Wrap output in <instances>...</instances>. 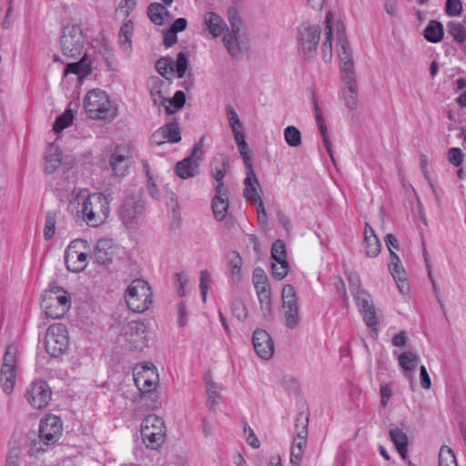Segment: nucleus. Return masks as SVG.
<instances>
[{
    "mask_svg": "<svg viewBox=\"0 0 466 466\" xmlns=\"http://www.w3.org/2000/svg\"><path fill=\"white\" fill-rule=\"evenodd\" d=\"M228 261L233 276L238 275L242 267V258L238 252L230 251L228 254Z\"/></svg>",
    "mask_w": 466,
    "mask_h": 466,
    "instance_id": "obj_51",
    "label": "nucleus"
},
{
    "mask_svg": "<svg viewBox=\"0 0 466 466\" xmlns=\"http://www.w3.org/2000/svg\"><path fill=\"white\" fill-rule=\"evenodd\" d=\"M68 346L69 338L66 326L61 323L50 326L45 339L46 352L53 357H57L65 353Z\"/></svg>",
    "mask_w": 466,
    "mask_h": 466,
    "instance_id": "obj_11",
    "label": "nucleus"
},
{
    "mask_svg": "<svg viewBox=\"0 0 466 466\" xmlns=\"http://www.w3.org/2000/svg\"><path fill=\"white\" fill-rule=\"evenodd\" d=\"M388 268L396 281L399 290L403 294L407 293L409 291V283L406 279V273L400 258L395 252H391Z\"/></svg>",
    "mask_w": 466,
    "mask_h": 466,
    "instance_id": "obj_21",
    "label": "nucleus"
},
{
    "mask_svg": "<svg viewBox=\"0 0 466 466\" xmlns=\"http://www.w3.org/2000/svg\"><path fill=\"white\" fill-rule=\"evenodd\" d=\"M74 116L71 110H66L63 114H61L59 116L56 117L54 126L53 130L55 133H60L65 128L69 127L72 124Z\"/></svg>",
    "mask_w": 466,
    "mask_h": 466,
    "instance_id": "obj_45",
    "label": "nucleus"
},
{
    "mask_svg": "<svg viewBox=\"0 0 466 466\" xmlns=\"http://www.w3.org/2000/svg\"><path fill=\"white\" fill-rule=\"evenodd\" d=\"M157 374L148 364L140 365L134 370V381L142 393H150L157 386Z\"/></svg>",
    "mask_w": 466,
    "mask_h": 466,
    "instance_id": "obj_18",
    "label": "nucleus"
},
{
    "mask_svg": "<svg viewBox=\"0 0 466 466\" xmlns=\"http://www.w3.org/2000/svg\"><path fill=\"white\" fill-rule=\"evenodd\" d=\"M206 380V390L208 395L207 406L212 410L216 411L217 406L218 405V400L220 399V393L218 391V387L217 384L210 379V377L207 376Z\"/></svg>",
    "mask_w": 466,
    "mask_h": 466,
    "instance_id": "obj_36",
    "label": "nucleus"
},
{
    "mask_svg": "<svg viewBox=\"0 0 466 466\" xmlns=\"http://www.w3.org/2000/svg\"><path fill=\"white\" fill-rule=\"evenodd\" d=\"M56 231V216L55 214L48 213L46 218L44 238L49 240L53 238Z\"/></svg>",
    "mask_w": 466,
    "mask_h": 466,
    "instance_id": "obj_57",
    "label": "nucleus"
},
{
    "mask_svg": "<svg viewBox=\"0 0 466 466\" xmlns=\"http://www.w3.org/2000/svg\"><path fill=\"white\" fill-rule=\"evenodd\" d=\"M338 53L341 62V74L353 72L354 64L352 59V52L345 38L344 32L338 28Z\"/></svg>",
    "mask_w": 466,
    "mask_h": 466,
    "instance_id": "obj_22",
    "label": "nucleus"
},
{
    "mask_svg": "<svg viewBox=\"0 0 466 466\" xmlns=\"http://www.w3.org/2000/svg\"><path fill=\"white\" fill-rule=\"evenodd\" d=\"M156 69L167 82L159 80L157 77L150 78V94L156 105H161L166 113L172 115L175 113V95L168 96L167 87L172 84L175 77V61L170 57H162L156 62Z\"/></svg>",
    "mask_w": 466,
    "mask_h": 466,
    "instance_id": "obj_2",
    "label": "nucleus"
},
{
    "mask_svg": "<svg viewBox=\"0 0 466 466\" xmlns=\"http://www.w3.org/2000/svg\"><path fill=\"white\" fill-rule=\"evenodd\" d=\"M166 142H175V123L170 122L163 127H160L151 137L153 145L160 146Z\"/></svg>",
    "mask_w": 466,
    "mask_h": 466,
    "instance_id": "obj_32",
    "label": "nucleus"
},
{
    "mask_svg": "<svg viewBox=\"0 0 466 466\" xmlns=\"http://www.w3.org/2000/svg\"><path fill=\"white\" fill-rule=\"evenodd\" d=\"M112 240L103 238L97 241L94 259L99 265H107L112 261Z\"/></svg>",
    "mask_w": 466,
    "mask_h": 466,
    "instance_id": "obj_28",
    "label": "nucleus"
},
{
    "mask_svg": "<svg viewBox=\"0 0 466 466\" xmlns=\"http://www.w3.org/2000/svg\"><path fill=\"white\" fill-rule=\"evenodd\" d=\"M199 280H200L199 289L201 291V297H202L203 301H206L208 290L212 283L211 274L207 269L201 270Z\"/></svg>",
    "mask_w": 466,
    "mask_h": 466,
    "instance_id": "obj_53",
    "label": "nucleus"
},
{
    "mask_svg": "<svg viewBox=\"0 0 466 466\" xmlns=\"http://www.w3.org/2000/svg\"><path fill=\"white\" fill-rule=\"evenodd\" d=\"M447 30L455 42L463 43L466 41V28L461 24L449 22L447 24Z\"/></svg>",
    "mask_w": 466,
    "mask_h": 466,
    "instance_id": "obj_43",
    "label": "nucleus"
},
{
    "mask_svg": "<svg viewBox=\"0 0 466 466\" xmlns=\"http://www.w3.org/2000/svg\"><path fill=\"white\" fill-rule=\"evenodd\" d=\"M321 29L317 25L303 24L299 30V50L304 58L312 59L320 40Z\"/></svg>",
    "mask_w": 466,
    "mask_h": 466,
    "instance_id": "obj_12",
    "label": "nucleus"
},
{
    "mask_svg": "<svg viewBox=\"0 0 466 466\" xmlns=\"http://www.w3.org/2000/svg\"><path fill=\"white\" fill-rule=\"evenodd\" d=\"M271 258L274 261H287L285 244L282 240H276L271 247Z\"/></svg>",
    "mask_w": 466,
    "mask_h": 466,
    "instance_id": "obj_49",
    "label": "nucleus"
},
{
    "mask_svg": "<svg viewBox=\"0 0 466 466\" xmlns=\"http://www.w3.org/2000/svg\"><path fill=\"white\" fill-rule=\"evenodd\" d=\"M16 355L15 349L8 346L4 355L3 365L0 373V381L3 390L10 394L15 384Z\"/></svg>",
    "mask_w": 466,
    "mask_h": 466,
    "instance_id": "obj_13",
    "label": "nucleus"
},
{
    "mask_svg": "<svg viewBox=\"0 0 466 466\" xmlns=\"http://www.w3.org/2000/svg\"><path fill=\"white\" fill-rule=\"evenodd\" d=\"M133 34V25L131 21L125 23L118 33L119 43L127 53L131 51V36Z\"/></svg>",
    "mask_w": 466,
    "mask_h": 466,
    "instance_id": "obj_37",
    "label": "nucleus"
},
{
    "mask_svg": "<svg viewBox=\"0 0 466 466\" xmlns=\"http://www.w3.org/2000/svg\"><path fill=\"white\" fill-rule=\"evenodd\" d=\"M86 241L76 239L72 241L67 247L65 254V262L66 268L72 272H81L87 266L86 253L81 250Z\"/></svg>",
    "mask_w": 466,
    "mask_h": 466,
    "instance_id": "obj_14",
    "label": "nucleus"
},
{
    "mask_svg": "<svg viewBox=\"0 0 466 466\" xmlns=\"http://www.w3.org/2000/svg\"><path fill=\"white\" fill-rule=\"evenodd\" d=\"M143 169L147 176V187L148 193L150 196L154 198H157L159 197V192L156 187V184L154 182L153 175L150 171L149 165L147 162L143 163Z\"/></svg>",
    "mask_w": 466,
    "mask_h": 466,
    "instance_id": "obj_52",
    "label": "nucleus"
},
{
    "mask_svg": "<svg viewBox=\"0 0 466 466\" xmlns=\"http://www.w3.org/2000/svg\"><path fill=\"white\" fill-rule=\"evenodd\" d=\"M238 151L243 158L245 169L253 168L252 158L247 142L238 146Z\"/></svg>",
    "mask_w": 466,
    "mask_h": 466,
    "instance_id": "obj_62",
    "label": "nucleus"
},
{
    "mask_svg": "<svg viewBox=\"0 0 466 466\" xmlns=\"http://www.w3.org/2000/svg\"><path fill=\"white\" fill-rule=\"evenodd\" d=\"M365 254L369 258H376L381 250V244L377 235L365 236L363 240Z\"/></svg>",
    "mask_w": 466,
    "mask_h": 466,
    "instance_id": "obj_38",
    "label": "nucleus"
},
{
    "mask_svg": "<svg viewBox=\"0 0 466 466\" xmlns=\"http://www.w3.org/2000/svg\"><path fill=\"white\" fill-rule=\"evenodd\" d=\"M231 30L223 38L224 46L232 56H237L246 49L247 37L238 11L230 7L228 11Z\"/></svg>",
    "mask_w": 466,
    "mask_h": 466,
    "instance_id": "obj_4",
    "label": "nucleus"
},
{
    "mask_svg": "<svg viewBox=\"0 0 466 466\" xmlns=\"http://www.w3.org/2000/svg\"><path fill=\"white\" fill-rule=\"evenodd\" d=\"M167 5L160 3H151L147 9V14L150 21L157 25H163L170 21L172 15L167 9Z\"/></svg>",
    "mask_w": 466,
    "mask_h": 466,
    "instance_id": "obj_25",
    "label": "nucleus"
},
{
    "mask_svg": "<svg viewBox=\"0 0 466 466\" xmlns=\"http://www.w3.org/2000/svg\"><path fill=\"white\" fill-rule=\"evenodd\" d=\"M177 314L178 316L177 324L179 327H185L188 322V309L185 300L177 306Z\"/></svg>",
    "mask_w": 466,
    "mask_h": 466,
    "instance_id": "obj_59",
    "label": "nucleus"
},
{
    "mask_svg": "<svg viewBox=\"0 0 466 466\" xmlns=\"http://www.w3.org/2000/svg\"><path fill=\"white\" fill-rule=\"evenodd\" d=\"M199 163L187 157L181 161L177 162V177L182 179H188L198 174Z\"/></svg>",
    "mask_w": 466,
    "mask_h": 466,
    "instance_id": "obj_30",
    "label": "nucleus"
},
{
    "mask_svg": "<svg viewBox=\"0 0 466 466\" xmlns=\"http://www.w3.org/2000/svg\"><path fill=\"white\" fill-rule=\"evenodd\" d=\"M288 261H275L271 264L272 275L278 280L283 279L289 273Z\"/></svg>",
    "mask_w": 466,
    "mask_h": 466,
    "instance_id": "obj_50",
    "label": "nucleus"
},
{
    "mask_svg": "<svg viewBox=\"0 0 466 466\" xmlns=\"http://www.w3.org/2000/svg\"><path fill=\"white\" fill-rule=\"evenodd\" d=\"M227 116L228 118V125L232 129L244 127L242 122L240 121L237 112L231 106H227Z\"/></svg>",
    "mask_w": 466,
    "mask_h": 466,
    "instance_id": "obj_60",
    "label": "nucleus"
},
{
    "mask_svg": "<svg viewBox=\"0 0 466 466\" xmlns=\"http://www.w3.org/2000/svg\"><path fill=\"white\" fill-rule=\"evenodd\" d=\"M142 441L147 449L157 450L165 442L164 421L157 415H148L141 423Z\"/></svg>",
    "mask_w": 466,
    "mask_h": 466,
    "instance_id": "obj_7",
    "label": "nucleus"
},
{
    "mask_svg": "<svg viewBox=\"0 0 466 466\" xmlns=\"http://www.w3.org/2000/svg\"><path fill=\"white\" fill-rule=\"evenodd\" d=\"M63 425L59 417L48 415L43 419L39 426V438L45 445H53L62 435Z\"/></svg>",
    "mask_w": 466,
    "mask_h": 466,
    "instance_id": "obj_16",
    "label": "nucleus"
},
{
    "mask_svg": "<svg viewBox=\"0 0 466 466\" xmlns=\"http://www.w3.org/2000/svg\"><path fill=\"white\" fill-rule=\"evenodd\" d=\"M342 97L344 100L345 106L350 111H354L358 108V86H345L342 90Z\"/></svg>",
    "mask_w": 466,
    "mask_h": 466,
    "instance_id": "obj_39",
    "label": "nucleus"
},
{
    "mask_svg": "<svg viewBox=\"0 0 466 466\" xmlns=\"http://www.w3.org/2000/svg\"><path fill=\"white\" fill-rule=\"evenodd\" d=\"M126 301L128 308L134 312H144L152 304V291L147 282L137 279L127 289Z\"/></svg>",
    "mask_w": 466,
    "mask_h": 466,
    "instance_id": "obj_5",
    "label": "nucleus"
},
{
    "mask_svg": "<svg viewBox=\"0 0 466 466\" xmlns=\"http://www.w3.org/2000/svg\"><path fill=\"white\" fill-rule=\"evenodd\" d=\"M68 209L94 228L104 224L110 213L107 198L102 193L90 194L86 189L72 193Z\"/></svg>",
    "mask_w": 466,
    "mask_h": 466,
    "instance_id": "obj_1",
    "label": "nucleus"
},
{
    "mask_svg": "<svg viewBox=\"0 0 466 466\" xmlns=\"http://www.w3.org/2000/svg\"><path fill=\"white\" fill-rule=\"evenodd\" d=\"M260 306L262 316L265 319H268L272 315L271 292L267 294L257 295Z\"/></svg>",
    "mask_w": 466,
    "mask_h": 466,
    "instance_id": "obj_48",
    "label": "nucleus"
},
{
    "mask_svg": "<svg viewBox=\"0 0 466 466\" xmlns=\"http://www.w3.org/2000/svg\"><path fill=\"white\" fill-rule=\"evenodd\" d=\"M449 162L455 167H459L462 163L463 154L460 148L451 147L448 152Z\"/></svg>",
    "mask_w": 466,
    "mask_h": 466,
    "instance_id": "obj_64",
    "label": "nucleus"
},
{
    "mask_svg": "<svg viewBox=\"0 0 466 466\" xmlns=\"http://www.w3.org/2000/svg\"><path fill=\"white\" fill-rule=\"evenodd\" d=\"M52 396V391L46 381L38 380L33 382L25 392L28 403L35 409L46 408Z\"/></svg>",
    "mask_w": 466,
    "mask_h": 466,
    "instance_id": "obj_17",
    "label": "nucleus"
},
{
    "mask_svg": "<svg viewBox=\"0 0 466 466\" xmlns=\"http://www.w3.org/2000/svg\"><path fill=\"white\" fill-rule=\"evenodd\" d=\"M352 294L360 309H367L373 305L370 299V295L365 290L361 289Z\"/></svg>",
    "mask_w": 466,
    "mask_h": 466,
    "instance_id": "obj_56",
    "label": "nucleus"
},
{
    "mask_svg": "<svg viewBox=\"0 0 466 466\" xmlns=\"http://www.w3.org/2000/svg\"><path fill=\"white\" fill-rule=\"evenodd\" d=\"M228 189L226 186L216 185L215 195L212 199V211L214 218L218 221H222L226 218L228 210Z\"/></svg>",
    "mask_w": 466,
    "mask_h": 466,
    "instance_id": "obj_19",
    "label": "nucleus"
},
{
    "mask_svg": "<svg viewBox=\"0 0 466 466\" xmlns=\"http://www.w3.org/2000/svg\"><path fill=\"white\" fill-rule=\"evenodd\" d=\"M129 158L123 149L116 147L109 158V169L115 177H124L129 168Z\"/></svg>",
    "mask_w": 466,
    "mask_h": 466,
    "instance_id": "obj_23",
    "label": "nucleus"
},
{
    "mask_svg": "<svg viewBox=\"0 0 466 466\" xmlns=\"http://www.w3.org/2000/svg\"><path fill=\"white\" fill-rule=\"evenodd\" d=\"M312 107H313V111H314L318 127H319L322 137H325V136H327L328 130H327V127L324 124V117L322 116L320 107H319L315 96L312 97Z\"/></svg>",
    "mask_w": 466,
    "mask_h": 466,
    "instance_id": "obj_55",
    "label": "nucleus"
},
{
    "mask_svg": "<svg viewBox=\"0 0 466 466\" xmlns=\"http://www.w3.org/2000/svg\"><path fill=\"white\" fill-rule=\"evenodd\" d=\"M284 324L288 329H296L301 323L299 308L282 310Z\"/></svg>",
    "mask_w": 466,
    "mask_h": 466,
    "instance_id": "obj_41",
    "label": "nucleus"
},
{
    "mask_svg": "<svg viewBox=\"0 0 466 466\" xmlns=\"http://www.w3.org/2000/svg\"><path fill=\"white\" fill-rule=\"evenodd\" d=\"M147 341L146 326L138 321H130L126 324L118 337V342L129 350H142Z\"/></svg>",
    "mask_w": 466,
    "mask_h": 466,
    "instance_id": "obj_9",
    "label": "nucleus"
},
{
    "mask_svg": "<svg viewBox=\"0 0 466 466\" xmlns=\"http://www.w3.org/2000/svg\"><path fill=\"white\" fill-rule=\"evenodd\" d=\"M228 166V159L226 157H222L221 163L218 166L212 167L211 176L218 182L217 185L226 186L223 182V179L226 176L227 169Z\"/></svg>",
    "mask_w": 466,
    "mask_h": 466,
    "instance_id": "obj_47",
    "label": "nucleus"
},
{
    "mask_svg": "<svg viewBox=\"0 0 466 466\" xmlns=\"http://www.w3.org/2000/svg\"><path fill=\"white\" fill-rule=\"evenodd\" d=\"M284 139L291 147H298L302 143L301 133L294 126H289L284 129Z\"/></svg>",
    "mask_w": 466,
    "mask_h": 466,
    "instance_id": "obj_42",
    "label": "nucleus"
},
{
    "mask_svg": "<svg viewBox=\"0 0 466 466\" xmlns=\"http://www.w3.org/2000/svg\"><path fill=\"white\" fill-rule=\"evenodd\" d=\"M91 73V60L86 54L81 57L77 62L68 63L65 69L64 75L76 74L80 77L86 76Z\"/></svg>",
    "mask_w": 466,
    "mask_h": 466,
    "instance_id": "obj_31",
    "label": "nucleus"
},
{
    "mask_svg": "<svg viewBox=\"0 0 466 466\" xmlns=\"http://www.w3.org/2000/svg\"><path fill=\"white\" fill-rule=\"evenodd\" d=\"M260 189V184L258 179L255 174L253 168L246 169V178L244 180V189L243 196L244 198L251 201L259 200L260 195L258 190Z\"/></svg>",
    "mask_w": 466,
    "mask_h": 466,
    "instance_id": "obj_24",
    "label": "nucleus"
},
{
    "mask_svg": "<svg viewBox=\"0 0 466 466\" xmlns=\"http://www.w3.org/2000/svg\"><path fill=\"white\" fill-rule=\"evenodd\" d=\"M419 360V356L412 351L403 352L398 358V362L402 370L403 376L410 382L413 381L412 371L417 368Z\"/></svg>",
    "mask_w": 466,
    "mask_h": 466,
    "instance_id": "obj_27",
    "label": "nucleus"
},
{
    "mask_svg": "<svg viewBox=\"0 0 466 466\" xmlns=\"http://www.w3.org/2000/svg\"><path fill=\"white\" fill-rule=\"evenodd\" d=\"M446 13L451 16H458L462 11V4L461 0H447Z\"/></svg>",
    "mask_w": 466,
    "mask_h": 466,
    "instance_id": "obj_61",
    "label": "nucleus"
},
{
    "mask_svg": "<svg viewBox=\"0 0 466 466\" xmlns=\"http://www.w3.org/2000/svg\"><path fill=\"white\" fill-rule=\"evenodd\" d=\"M391 441L402 459H406L408 452V437L400 429L394 428L390 431Z\"/></svg>",
    "mask_w": 466,
    "mask_h": 466,
    "instance_id": "obj_34",
    "label": "nucleus"
},
{
    "mask_svg": "<svg viewBox=\"0 0 466 466\" xmlns=\"http://www.w3.org/2000/svg\"><path fill=\"white\" fill-rule=\"evenodd\" d=\"M189 69L188 54L185 52L178 53L177 56V79L185 77Z\"/></svg>",
    "mask_w": 466,
    "mask_h": 466,
    "instance_id": "obj_46",
    "label": "nucleus"
},
{
    "mask_svg": "<svg viewBox=\"0 0 466 466\" xmlns=\"http://www.w3.org/2000/svg\"><path fill=\"white\" fill-rule=\"evenodd\" d=\"M282 310L297 309L299 307V298L294 287L287 284L282 289L281 293Z\"/></svg>",
    "mask_w": 466,
    "mask_h": 466,
    "instance_id": "obj_35",
    "label": "nucleus"
},
{
    "mask_svg": "<svg viewBox=\"0 0 466 466\" xmlns=\"http://www.w3.org/2000/svg\"><path fill=\"white\" fill-rule=\"evenodd\" d=\"M144 211V203L140 197H129L123 202L119 217L126 227L132 228L137 225Z\"/></svg>",
    "mask_w": 466,
    "mask_h": 466,
    "instance_id": "obj_15",
    "label": "nucleus"
},
{
    "mask_svg": "<svg viewBox=\"0 0 466 466\" xmlns=\"http://www.w3.org/2000/svg\"><path fill=\"white\" fill-rule=\"evenodd\" d=\"M425 38L432 43H438L443 36V26L440 22L431 21L425 29Z\"/></svg>",
    "mask_w": 466,
    "mask_h": 466,
    "instance_id": "obj_40",
    "label": "nucleus"
},
{
    "mask_svg": "<svg viewBox=\"0 0 466 466\" xmlns=\"http://www.w3.org/2000/svg\"><path fill=\"white\" fill-rule=\"evenodd\" d=\"M203 19L205 29L208 31L212 37H218L225 32L227 25L218 14L208 12L204 15Z\"/></svg>",
    "mask_w": 466,
    "mask_h": 466,
    "instance_id": "obj_26",
    "label": "nucleus"
},
{
    "mask_svg": "<svg viewBox=\"0 0 466 466\" xmlns=\"http://www.w3.org/2000/svg\"><path fill=\"white\" fill-rule=\"evenodd\" d=\"M309 420L299 417L295 424V435L289 450V463L291 466H300L308 444Z\"/></svg>",
    "mask_w": 466,
    "mask_h": 466,
    "instance_id": "obj_10",
    "label": "nucleus"
},
{
    "mask_svg": "<svg viewBox=\"0 0 466 466\" xmlns=\"http://www.w3.org/2000/svg\"><path fill=\"white\" fill-rule=\"evenodd\" d=\"M333 15L331 12H328L325 17V40L321 46V55L323 60L328 63L332 58V23H333Z\"/></svg>",
    "mask_w": 466,
    "mask_h": 466,
    "instance_id": "obj_29",
    "label": "nucleus"
},
{
    "mask_svg": "<svg viewBox=\"0 0 466 466\" xmlns=\"http://www.w3.org/2000/svg\"><path fill=\"white\" fill-rule=\"evenodd\" d=\"M360 312L368 327L375 328L378 325L377 312L374 305L367 309H360Z\"/></svg>",
    "mask_w": 466,
    "mask_h": 466,
    "instance_id": "obj_54",
    "label": "nucleus"
},
{
    "mask_svg": "<svg viewBox=\"0 0 466 466\" xmlns=\"http://www.w3.org/2000/svg\"><path fill=\"white\" fill-rule=\"evenodd\" d=\"M177 296L185 297L187 294L189 280L184 272L177 273Z\"/></svg>",
    "mask_w": 466,
    "mask_h": 466,
    "instance_id": "obj_58",
    "label": "nucleus"
},
{
    "mask_svg": "<svg viewBox=\"0 0 466 466\" xmlns=\"http://www.w3.org/2000/svg\"><path fill=\"white\" fill-rule=\"evenodd\" d=\"M41 307L47 318L63 317L70 308V298L59 288H52L42 295Z\"/></svg>",
    "mask_w": 466,
    "mask_h": 466,
    "instance_id": "obj_6",
    "label": "nucleus"
},
{
    "mask_svg": "<svg viewBox=\"0 0 466 466\" xmlns=\"http://www.w3.org/2000/svg\"><path fill=\"white\" fill-rule=\"evenodd\" d=\"M253 346L257 355L263 360H269L274 354V344L270 335L264 329L253 333Z\"/></svg>",
    "mask_w": 466,
    "mask_h": 466,
    "instance_id": "obj_20",
    "label": "nucleus"
},
{
    "mask_svg": "<svg viewBox=\"0 0 466 466\" xmlns=\"http://www.w3.org/2000/svg\"><path fill=\"white\" fill-rule=\"evenodd\" d=\"M439 466H458L453 451L446 445L440 450Z\"/></svg>",
    "mask_w": 466,
    "mask_h": 466,
    "instance_id": "obj_44",
    "label": "nucleus"
},
{
    "mask_svg": "<svg viewBox=\"0 0 466 466\" xmlns=\"http://www.w3.org/2000/svg\"><path fill=\"white\" fill-rule=\"evenodd\" d=\"M62 152L58 147L54 144L48 146L46 155L45 170L48 174L55 172L61 165Z\"/></svg>",
    "mask_w": 466,
    "mask_h": 466,
    "instance_id": "obj_33",
    "label": "nucleus"
},
{
    "mask_svg": "<svg viewBox=\"0 0 466 466\" xmlns=\"http://www.w3.org/2000/svg\"><path fill=\"white\" fill-rule=\"evenodd\" d=\"M87 38L82 28L76 25L64 27L60 37L61 50L64 56L76 58L83 53Z\"/></svg>",
    "mask_w": 466,
    "mask_h": 466,
    "instance_id": "obj_8",
    "label": "nucleus"
},
{
    "mask_svg": "<svg viewBox=\"0 0 466 466\" xmlns=\"http://www.w3.org/2000/svg\"><path fill=\"white\" fill-rule=\"evenodd\" d=\"M84 107L87 116L96 120L111 122L118 113V106L107 94L101 89L89 91L84 99Z\"/></svg>",
    "mask_w": 466,
    "mask_h": 466,
    "instance_id": "obj_3",
    "label": "nucleus"
},
{
    "mask_svg": "<svg viewBox=\"0 0 466 466\" xmlns=\"http://www.w3.org/2000/svg\"><path fill=\"white\" fill-rule=\"evenodd\" d=\"M232 313L239 320H244L247 317V309L244 303L236 299L232 303Z\"/></svg>",
    "mask_w": 466,
    "mask_h": 466,
    "instance_id": "obj_63",
    "label": "nucleus"
}]
</instances>
